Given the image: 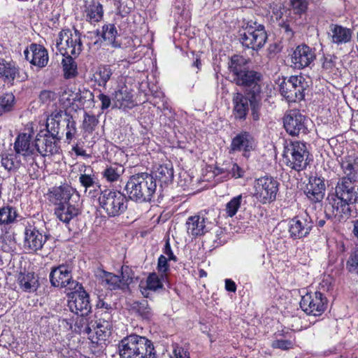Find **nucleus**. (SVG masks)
Listing matches in <instances>:
<instances>
[{
  "mask_svg": "<svg viewBox=\"0 0 358 358\" xmlns=\"http://www.w3.org/2000/svg\"><path fill=\"white\" fill-rule=\"evenodd\" d=\"M115 69L114 65L102 64L99 66L93 74L95 83L99 86L106 87Z\"/></svg>",
  "mask_w": 358,
  "mask_h": 358,
  "instance_id": "34",
  "label": "nucleus"
},
{
  "mask_svg": "<svg viewBox=\"0 0 358 358\" xmlns=\"http://www.w3.org/2000/svg\"><path fill=\"white\" fill-rule=\"evenodd\" d=\"M135 308L143 317L149 319L152 316V310L147 301L143 300L142 301L135 303Z\"/></svg>",
  "mask_w": 358,
  "mask_h": 358,
  "instance_id": "52",
  "label": "nucleus"
},
{
  "mask_svg": "<svg viewBox=\"0 0 358 358\" xmlns=\"http://www.w3.org/2000/svg\"><path fill=\"white\" fill-rule=\"evenodd\" d=\"M234 115L236 119L244 120L249 111L250 99L241 93L237 92L233 96Z\"/></svg>",
  "mask_w": 358,
  "mask_h": 358,
  "instance_id": "32",
  "label": "nucleus"
},
{
  "mask_svg": "<svg viewBox=\"0 0 358 358\" xmlns=\"http://www.w3.org/2000/svg\"><path fill=\"white\" fill-rule=\"evenodd\" d=\"M17 78H20V68L15 62L0 58V79L12 83Z\"/></svg>",
  "mask_w": 358,
  "mask_h": 358,
  "instance_id": "28",
  "label": "nucleus"
},
{
  "mask_svg": "<svg viewBox=\"0 0 358 358\" xmlns=\"http://www.w3.org/2000/svg\"><path fill=\"white\" fill-rule=\"evenodd\" d=\"M346 267L350 272L358 274V250L352 252L347 261Z\"/></svg>",
  "mask_w": 358,
  "mask_h": 358,
  "instance_id": "51",
  "label": "nucleus"
},
{
  "mask_svg": "<svg viewBox=\"0 0 358 358\" xmlns=\"http://www.w3.org/2000/svg\"><path fill=\"white\" fill-rule=\"evenodd\" d=\"M341 167L343 176L341 178L356 180L358 178V155L355 153L348 155L342 159Z\"/></svg>",
  "mask_w": 358,
  "mask_h": 358,
  "instance_id": "26",
  "label": "nucleus"
},
{
  "mask_svg": "<svg viewBox=\"0 0 358 358\" xmlns=\"http://www.w3.org/2000/svg\"><path fill=\"white\" fill-rule=\"evenodd\" d=\"M314 227L310 216L303 213L293 217L289 222V234L294 240L307 237Z\"/></svg>",
  "mask_w": 358,
  "mask_h": 358,
  "instance_id": "11",
  "label": "nucleus"
},
{
  "mask_svg": "<svg viewBox=\"0 0 358 358\" xmlns=\"http://www.w3.org/2000/svg\"><path fill=\"white\" fill-rule=\"evenodd\" d=\"M20 288L26 292H34L38 287V280L34 273H20L18 277Z\"/></svg>",
  "mask_w": 358,
  "mask_h": 358,
  "instance_id": "35",
  "label": "nucleus"
},
{
  "mask_svg": "<svg viewBox=\"0 0 358 358\" xmlns=\"http://www.w3.org/2000/svg\"><path fill=\"white\" fill-rule=\"evenodd\" d=\"M324 179L320 177H311L306 192L308 198L313 202H320L324 198Z\"/></svg>",
  "mask_w": 358,
  "mask_h": 358,
  "instance_id": "25",
  "label": "nucleus"
},
{
  "mask_svg": "<svg viewBox=\"0 0 358 358\" xmlns=\"http://www.w3.org/2000/svg\"><path fill=\"white\" fill-rule=\"evenodd\" d=\"M97 123L98 120L94 115L88 113L85 114L83 127L87 131L92 132L94 131Z\"/></svg>",
  "mask_w": 358,
  "mask_h": 358,
  "instance_id": "55",
  "label": "nucleus"
},
{
  "mask_svg": "<svg viewBox=\"0 0 358 358\" xmlns=\"http://www.w3.org/2000/svg\"><path fill=\"white\" fill-rule=\"evenodd\" d=\"M255 141L250 134L246 131L237 134L231 141L230 152H240L245 157H249L250 153L255 148Z\"/></svg>",
  "mask_w": 358,
  "mask_h": 358,
  "instance_id": "20",
  "label": "nucleus"
},
{
  "mask_svg": "<svg viewBox=\"0 0 358 358\" xmlns=\"http://www.w3.org/2000/svg\"><path fill=\"white\" fill-rule=\"evenodd\" d=\"M66 139L69 143L75 137L77 133L76 122L72 118L66 120Z\"/></svg>",
  "mask_w": 358,
  "mask_h": 358,
  "instance_id": "54",
  "label": "nucleus"
},
{
  "mask_svg": "<svg viewBox=\"0 0 358 358\" xmlns=\"http://www.w3.org/2000/svg\"><path fill=\"white\" fill-rule=\"evenodd\" d=\"M292 5L297 13H302L305 11L307 8V3L304 0H292Z\"/></svg>",
  "mask_w": 358,
  "mask_h": 358,
  "instance_id": "62",
  "label": "nucleus"
},
{
  "mask_svg": "<svg viewBox=\"0 0 358 358\" xmlns=\"http://www.w3.org/2000/svg\"><path fill=\"white\" fill-rule=\"evenodd\" d=\"M352 31L338 24H331L327 31L329 42L336 45L349 43L352 39Z\"/></svg>",
  "mask_w": 358,
  "mask_h": 358,
  "instance_id": "22",
  "label": "nucleus"
},
{
  "mask_svg": "<svg viewBox=\"0 0 358 358\" xmlns=\"http://www.w3.org/2000/svg\"><path fill=\"white\" fill-rule=\"evenodd\" d=\"M79 182L85 188V193L87 194L88 196L93 198L99 194L100 186L96 182V178L94 174L81 173L79 176Z\"/></svg>",
  "mask_w": 358,
  "mask_h": 358,
  "instance_id": "33",
  "label": "nucleus"
},
{
  "mask_svg": "<svg viewBox=\"0 0 358 358\" xmlns=\"http://www.w3.org/2000/svg\"><path fill=\"white\" fill-rule=\"evenodd\" d=\"M113 99L119 108H131L134 106L132 93L125 85L118 87L113 94Z\"/></svg>",
  "mask_w": 358,
  "mask_h": 358,
  "instance_id": "31",
  "label": "nucleus"
},
{
  "mask_svg": "<svg viewBox=\"0 0 358 358\" xmlns=\"http://www.w3.org/2000/svg\"><path fill=\"white\" fill-rule=\"evenodd\" d=\"M50 280L52 286L76 289L78 283L72 280L71 271L66 265H60L52 269Z\"/></svg>",
  "mask_w": 358,
  "mask_h": 358,
  "instance_id": "19",
  "label": "nucleus"
},
{
  "mask_svg": "<svg viewBox=\"0 0 358 358\" xmlns=\"http://www.w3.org/2000/svg\"><path fill=\"white\" fill-rule=\"evenodd\" d=\"M97 97L99 99V101L101 102V110H103L110 107L111 101H110V98L109 96L104 94L103 93H100Z\"/></svg>",
  "mask_w": 358,
  "mask_h": 358,
  "instance_id": "63",
  "label": "nucleus"
},
{
  "mask_svg": "<svg viewBox=\"0 0 358 358\" xmlns=\"http://www.w3.org/2000/svg\"><path fill=\"white\" fill-rule=\"evenodd\" d=\"M124 168L118 164H113L108 166L103 171V177L108 182H115L119 180L124 173Z\"/></svg>",
  "mask_w": 358,
  "mask_h": 358,
  "instance_id": "42",
  "label": "nucleus"
},
{
  "mask_svg": "<svg viewBox=\"0 0 358 358\" xmlns=\"http://www.w3.org/2000/svg\"><path fill=\"white\" fill-rule=\"evenodd\" d=\"M156 189L155 179L148 173L131 176L125 186V190L129 197L131 200L138 202L150 201Z\"/></svg>",
  "mask_w": 358,
  "mask_h": 358,
  "instance_id": "3",
  "label": "nucleus"
},
{
  "mask_svg": "<svg viewBox=\"0 0 358 358\" xmlns=\"http://www.w3.org/2000/svg\"><path fill=\"white\" fill-rule=\"evenodd\" d=\"M17 215L16 209L13 206H2L0 208V225H9L14 223Z\"/></svg>",
  "mask_w": 358,
  "mask_h": 358,
  "instance_id": "41",
  "label": "nucleus"
},
{
  "mask_svg": "<svg viewBox=\"0 0 358 358\" xmlns=\"http://www.w3.org/2000/svg\"><path fill=\"white\" fill-rule=\"evenodd\" d=\"M164 256H166L167 257V259H169V261H171V260H173L174 262L177 261V258L173 255L169 241H167L165 243L164 248Z\"/></svg>",
  "mask_w": 358,
  "mask_h": 358,
  "instance_id": "64",
  "label": "nucleus"
},
{
  "mask_svg": "<svg viewBox=\"0 0 358 358\" xmlns=\"http://www.w3.org/2000/svg\"><path fill=\"white\" fill-rule=\"evenodd\" d=\"M56 99V94L50 90H43L39 94V100L44 104H49Z\"/></svg>",
  "mask_w": 358,
  "mask_h": 358,
  "instance_id": "58",
  "label": "nucleus"
},
{
  "mask_svg": "<svg viewBox=\"0 0 358 358\" xmlns=\"http://www.w3.org/2000/svg\"><path fill=\"white\" fill-rule=\"evenodd\" d=\"M63 116L62 110H55L46 119L45 133L58 136L59 132V123Z\"/></svg>",
  "mask_w": 358,
  "mask_h": 358,
  "instance_id": "37",
  "label": "nucleus"
},
{
  "mask_svg": "<svg viewBox=\"0 0 358 358\" xmlns=\"http://www.w3.org/2000/svg\"><path fill=\"white\" fill-rule=\"evenodd\" d=\"M280 92L282 96H283L289 102L299 101L298 99V94H295L292 87H288V81L284 80L280 85Z\"/></svg>",
  "mask_w": 358,
  "mask_h": 358,
  "instance_id": "47",
  "label": "nucleus"
},
{
  "mask_svg": "<svg viewBox=\"0 0 358 358\" xmlns=\"http://www.w3.org/2000/svg\"><path fill=\"white\" fill-rule=\"evenodd\" d=\"M260 101V96L258 97L250 96V104L252 110V115L255 120H257L259 118V114L258 110L259 108V102Z\"/></svg>",
  "mask_w": 358,
  "mask_h": 358,
  "instance_id": "57",
  "label": "nucleus"
},
{
  "mask_svg": "<svg viewBox=\"0 0 358 358\" xmlns=\"http://www.w3.org/2000/svg\"><path fill=\"white\" fill-rule=\"evenodd\" d=\"M100 317L95 321L96 326L92 325L94 328V335L90 334L89 338L92 343L99 344L106 341L111 332V315L110 313L105 311L104 314L102 310L96 313V317Z\"/></svg>",
  "mask_w": 358,
  "mask_h": 358,
  "instance_id": "12",
  "label": "nucleus"
},
{
  "mask_svg": "<svg viewBox=\"0 0 358 358\" xmlns=\"http://www.w3.org/2000/svg\"><path fill=\"white\" fill-rule=\"evenodd\" d=\"M103 283L109 289H116L120 288L122 286L120 276L113 274L111 273H107L104 275L103 278Z\"/></svg>",
  "mask_w": 358,
  "mask_h": 358,
  "instance_id": "45",
  "label": "nucleus"
},
{
  "mask_svg": "<svg viewBox=\"0 0 358 358\" xmlns=\"http://www.w3.org/2000/svg\"><path fill=\"white\" fill-rule=\"evenodd\" d=\"M315 58V50L305 44L298 45L291 55L292 66L296 69L309 66Z\"/></svg>",
  "mask_w": 358,
  "mask_h": 358,
  "instance_id": "18",
  "label": "nucleus"
},
{
  "mask_svg": "<svg viewBox=\"0 0 358 358\" xmlns=\"http://www.w3.org/2000/svg\"><path fill=\"white\" fill-rule=\"evenodd\" d=\"M52 193L56 204L80 201V195L73 187L67 185L55 188Z\"/></svg>",
  "mask_w": 358,
  "mask_h": 358,
  "instance_id": "27",
  "label": "nucleus"
},
{
  "mask_svg": "<svg viewBox=\"0 0 358 358\" xmlns=\"http://www.w3.org/2000/svg\"><path fill=\"white\" fill-rule=\"evenodd\" d=\"M173 356L172 358H189L188 352L183 348L176 345L173 350Z\"/></svg>",
  "mask_w": 358,
  "mask_h": 358,
  "instance_id": "61",
  "label": "nucleus"
},
{
  "mask_svg": "<svg viewBox=\"0 0 358 358\" xmlns=\"http://www.w3.org/2000/svg\"><path fill=\"white\" fill-rule=\"evenodd\" d=\"M103 16V6L98 1H92L85 5L83 10V18L90 24L99 22Z\"/></svg>",
  "mask_w": 358,
  "mask_h": 358,
  "instance_id": "29",
  "label": "nucleus"
},
{
  "mask_svg": "<svg viewBox=\"0 0 358 358\" xmlns=\"http://www.w3.org/2000/svg\"><path fill=\"white\" fill-rule=\"evenodd\" d=\"M27 60L38 67H44L48 62V54L47 50L41 45L32 43L29 48L24 51Z\"/></svg>",
  "mask_w": 358,
  "mask_h": 358,
  "instance_id": "21",
  "label": "nucleus"
},
{
  "mask_svg": "<svg viewBox=\"0 0 358 358\" xmlns=\"http://www.w3.org/2000/svg\"><path fill=\"white\" fill-rule=\"evenodd\" d=\"M97 35L101 34L102 38L108 41L113 47L119 48L120 44L115 41L117 30L113 24H104L101 31H96Z\"/></svg>",
  "mask_w": 358,
  "mask_h": 358,
  "instance_id": "38",
  "label": "nucleus"
},
{
  "mask_svg": "<svg viewBox=\"0 0 358 358\" xmlns=\"http://www.w3.org/2000/svg\"><path fill=\"white\" fill-rule=\"evenodd\" d=\"M59 140L58 136L40 130L35 139L36 155L39 153L42 156H48L59 152Z\"/></svg>",
  "mask_w": 358,
  "mask_h": 358,
  "instance_id": "15",
  "label": "nucleus"
},
{
  "mask_svg": "<svg viewBox=\"0 0 358 358\" xmlns=\"http://www.w3.org/2000/svg\"><path fill=\"white\" fill-rule=\"evenodd\" d=\"M156 178L162 182L167 184L173 178V169L172 164L169 162L159 165L155 171Z\"/></svg>",
  "mask_w": 358,
  "mask_h": 358,
  "instance_id": "39",
  "label": "nucleus"
},
{
  "mask_svg": "<svg viewBox=\"0 0 358 358\" xmlns=\"http://www.w3.org/2000/svg\"><path fill=\"white\" fill-rule=\"evenodd\" d=\"M288 87H292L294 94H298V99L302 100L304 98V92L308 87V82L302 76H292L288 80Z\"/></svg>",
  "mask_w": 358,
  "mask_h": 358,
  "instance_id": "36",
  "label": "nucleus"
},
{
  "mask_svg": "<svg viewBox=\"0 0 358 358\" xmlns=\"http://www.w3.org/2000/svg\"><path fill=\"white\" fill-rule=\"evenodd\" d=\"M15 96L12 93H6L0 96V114L12 110Z\"/></svg>",
  "mask_w": 358,
  "mask_h": 358,
  "instance_id": "48",
  "label": "nucleus"
},
{
  "mask_svg": "<svg viewBox=\"0 0 358 358\" xmlns=\"http://www.w3.org/2000/svg\"><path fill=\"white\" fill-rule=\"evenodd\" d=\"M262 75L259 73L246 69L237 78H234V80L236 85L245 87L248 95L256 98L259 96L262 91L259 84Z\"/></svg>",
  "mask_w": 358,
  "mask_h": 358,
  "instance_id": "14",
  "label": "nucleus"
},
{
  "mask_svg": "<svg viewBox=\"0 0 358 358\" xmlns=\"http://www.w3.org/2000/svg\"><path fill=\"white\" fill-rule=\"evenodd\" d=\"M80 213V201H70L67 203H57L55 213L57 217L64 223H69Z\"/></svg>",
  "mask_w": 358,
  "mask_h": 358,
  "instance_id": "23",
  "label": "nucleus"
},
{
  "mask_svg": "<svg viewBox=\"0 0 358 358\" xmlns=\"http://www.w3.org/2000/svg\"><path fill=\"white\" fill-rule=\"evenodd\" d=\"M227 171L231 178L235 179L243 178L245 173V169L235 162H231L229 164Z\"/></svg>",
  "mask_w": 358,
  "mask_h": 358,
  "instance_id": "50",
  "label": "nucleus"
},
{
  "mask_svg": "<svg viewBox=\"0 0 358 358\" xmlns=\"http://www.w3.org/2000/svg\"><path fill=\"white\" fill-rule=\"evenodd\" d=\"M120 358H155L152 342L145 336L131 334L118 344Z\"/></svg>",
  "mask_w": 358,
  "mask_h": 358,
  "instance_id": "2",
  "label": "nucleus"
},
{
  "mask_svg": "<svg viewBox=\"0 0 358 358\" xmlns=\"http://www.w3.org/2000/svg\"><path fill=\"white\" fill-rule=\"evenodd\" d=\"M167 257L164 255H160L158 259V263H157V270L159 272L161 273V274H164L165 275V273L169 271V265L168 264Z\"/></svg>",
  "mask_w": 358,
  "mask_h": 358,
  "instance_id": "59",
  "label": "nucleus"
},
{
  "mask_svg": "<svg viewBox=\"0 0 358 358\" xmlns=\"http://www.w3.org/2000/svg\"><path fill=\"white\" fill-rule=\"evenodd\" d=\"M38 122H29L25 126L22 132L16 137L14 143V150L17 155L23 156L30 161L31 164L35 162L36 145L31 143V139L33 135L38 131Z\"/></svg>",
  "mask_w": 358,
  "mask_h": 358,
  "instance_id": "4",
  "label": "nucleus"
},
{
  "mask_svg": "<svg viewBox=\"0 0 358 358\" xmlns=\"http://www.w3.org/2000/svg\"><path fill=\"white\" fill-rule=\"evenodd\" d=\"M247 60L242 56L234 55L231 57L229 63V69L234 76V78H237L240 74L243 73L246 68L245 67Z\"/></svg>",
  "mask_w": 358,
  "mask_h": 358,
  "instance_id": "40",
  "label": "nucleus"
},
{
  "mask_svg": "<svg viewBox=\"0 0 358 358\" xmlns=\"http://www.w3.org/2000/svg\"><path fill=\"white\" fill-rule=\"evenodd\" d=\"M165 275L161 274L160 276L156 273H151L147 277L145 281H141L139 284V289L141 294L148 298L152 292H156L163 288V282Z\"/></svg>",
  "mask_w": 358,
  "mask_h": 358,
  "instance_id": "24",
  "label": "nucleus"
},
{
  "mask_svg": "<svg viewBox=\"0 0 358 358\" xmlns=\"http://www.w3.org/2000/svg\"><path fill=\"white\" fill-rule=\"evenodd\" d=\"M267 39L264 27L256 22H248L240 33V41L243 45L252 50L264 46Z\"/></svg>",
  "mask_w": 358,
  "mask_h": 358,
  "instance_id": "8",
  "label": "nucleus"
},
{
  "mask_svg": "<svg viewBox=\"0 0 358 358\" xmlns=\"http://www.w3.org/2000/svg\"><path fill=\"white\" fill-rule=\"evenodd\" d=\"M134 273L129 266H122L121 269V281L122 285H129L135 278Z\"/></svg>",
  "mask_w": 358,
  "mask_h": 358,
  "instance_id": "53",
  "label": "nucleus"
},
{
  "mask_svg": "<svg viewBox=\"0 0 358 358\" xmlns=\"http://www.w3.org/2000/svg\"><path fill=\"white\" fill-rule=\"evenodd\" d=\"M307 120L299 110H291L284 117V127L287 133L292 136L299 134H306Z\"/></svg>",
  "mask_w": 358,
  "mask_h": 358,
  "instance_id": "16",
  "label": "nucleus"
},
{
  "mask_svg": "<svg viewBox=\"0 0 358 358\" xmlns=\"http://www.w3.org/2000/svg\"><path fill=\"white\" fill-rule=\"evenodd\" d=\"M188 234L192 236H201L207 231L206 218L200 215L190 216L186 221Z\"/></svg>",
  "mask_w": 358,
  "mask_h": 358,
  "instance_id": "30",
  "label": "nucleus"
},
{
  "mask_svg": "<svg viewBox=\"0 0 358 358\" xmlns=\"http://www.w3.org/2000/svg\"><path fill=\"white\" fill-rule=\"evenodd\" d=\"M24 235V247L29 252L41 250L48 239L47 235L43 234L29 222L25 226Z\"/></svg>",
  "mask_w": 358,
  "mask_h": 358,
  "instance_id": "17",
  "label": "nucleus"
},
{
  "mask_svg": "<svg viewBox=\"0 0 358 358\" xmlns=\"http://www.w3.org/2000/svg\"><path fill=\"white\" fill-rule=\"evenodd\" d=\"M271 347L282 350H288L293 348L294 343L290 340L278 339L272 342Z\"/></svg>",
  "mask_w": 358,
  "mask_h": 358,
  "instance_id": "56",
  "label": "nucleus"
},
{
  "mask_svg": "<svg viewBox=\"0 0 358 358\" xmlns=\"http://www.w3.org/2000/svg\"><path fill=\"white\" fill-rule=\"evenodd\" d=\"M75 292L72 293L68 301V306L72 313L80 316H85L90 313L91 304L89 294L83 289L81 285H79Z\"/></svg>",
  "mask_w": 358,
  "mask_h": 358,
  "instance_id": "13",
  "label": "nucleus"
},
{
  "mask_svg": "<svg viewBox=\"0 0 358 358\" xmlns=\"http://www.w3.org/2000/svg\"><path fill=\"white\" fill-rule=\"evenodd\" d=\"M55 46L62 56L76 57L83 48L80 32L76 29L73 31L69 29H62L56 39Z\"/></svg>",
  "mask_w": 358,
  "mask_h": 358,
  "instance_id": "5",
  "label": "nucleus"
},
{
  "mask_svg": "<svg viewBox=\"0 0 358 358\" xmlns=\"http://www.w3.org/2000/svg\"><path fill=\"white\" fill-rule=\"evenodd\" d=\"M327 300L320 292L307 293L300 301L301 308L307 314L321 315L327 308Z\"/></svg>",
  "mask_w": 358,
  "mask_h": 358,
  "instance_id": "10",
  "label": "nucleus"
},
{
  "mask_svg": "<svg viewBox=\"0 0 358 358\" xmlns=\"http://www.w3.org/2000/svg\"><path fill=\"white\" fill-rule=\"evenodd\" d=\"M62 64L66 78L74 77L77 73V65L73 59V56H64Z\"/></svg>",
  "mask_w": 358,
  "mask_h": 358,
  "instance_id": "43",
  "label": "nucleus"
},
{
  "mask_svg": "<svg viewBox=\"0 0 358 358\" xmlns=\"http://www.w3.org/2000/svg\"><path fill=\"white\" fill-rule=\"evenodd\" d=\"M335 59L336 57L328 55L324 57V60L322 62V68L330 72L335 67Z\"/></svg>",
  "mask_w": 358,
  "mask_h": 358,
  "instance_id": "60",
  "label": "nucleus"
},
{
  "mask_svg": "<svg viewBox=\"0 0 358 358\" xmlns=\"http://www.w3.org/2000/svg\"><path fill=\"white\" fill-rule=\"evenodd\" d=\"M308 151L305 143L299 141L291 142L285 146L283 160L286 165L297 171L306 168Z\"/></svg>",
  "mask_w": 358,
  "mask_h": 358,
  "instance_id": "6",
  "label": "nucleus"
},
{
  "mask_svg": "<svg viewBox=\"0 0 358 358\" xmlns=\"http://www.w3.org/2000/svg\"><path fill=\"white\" fill-rule=\"evenodd\" d=\"M75 331L79 334H87L89 336L92 333V330L87 320L81 316L80 318L77 320L75 324Z\"/></svg>",
  "mask_w": 358,
  "mask_h": 358,
  "instance_id": "49",
  "label": "nucleus"
},
{
  "mask_svg": "<svg viewBox=\"0 0 358 358\" xmlns=\"http://www.w3.org/2000/svg\"><path fill=\"white\" fill-rule=\"evenodd\" d=\"M1 165L8 171H13L20 166V162L13 154L3 153L1 155Z\"/></svg>",
  "mask_w": 358,
  "mask_h": 358,
  "instance_id": "46",
  "label": "nucleus"
},
{
  "mask_svg": "<svg viewBox=\"0 0 358 358\" xmlns=\"http://www.w3.org/2000/svg\"><path fill=\"white\" fill-rule=\"evenodd\" d=\"M127 199L120 191L105 189L99 197L101 208L110 217H115L123 213L127 208Z\"/></svg>",
  "mask_w": 358,
  "mask_h": 358,
  "instance_id": "7",
  "label": "nucleus"
},
{
  "mask_svg": "<svg viewBox=\"0 0 358 358\" xmlns=\"http://www.w3.org/2000/svg\"><path fill=\"white\" fill-rule=\"evenodd\" d=\"M279 182L271 176L260 177L254 183L255 196L262 203L275 200Z\"/></svg>",
  "mask_w": 358,
  "mask_h": 358,
  "instance_id": "9",
  "label": "nucleus"
},
{
  "mask_svg": "<svg viewBox=\"0 0 358 358\" xmlns=\"http://www.w3.org/2000/svg\"><path fill=\"white\" fill-rule=\"evenodd\" d=\"M243 201L241 194L233 197L227 204L225 208L226 214L228 217H234L240 208Z\"/></svg>",
  "mask_w": 358,
  "mask_h": 358,
  "instance_id": "44",
  "label": "nucleus"
},
{
  "mask_svg": "<svg viewBox=\"0 0 358 358\" xmlns=\"http://www.w3.org/2000/svg\"><path fill=\"white\" fill-rule=\"evenodd\" d=\"M332 213L338 221L348 219L351 215L350 204L358 200V185L356 180L339 178L335 192L328 196Z\"/></svg>",
  "mask_w": 358,
  "mask_h": 358,
  "instance_id": "1",
  "label": "nucleus"
}]
</instances>
